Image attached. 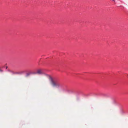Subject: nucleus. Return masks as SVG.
Listing matches in <instances>:
<instances>
[{"mask_svg":"<svg viewBox=\"0 0 128 128\" xmlns=\"http://www.w3.org/2000/svg\"><path fill=\"white\" fill-rule=\"evenodd\" d=\"M37 73L40 74H43L42 71L41 70H38L37 71Z\"/></svg>","mask_w":128,"mask_h":128,"instance_id":"nucleus-2","label":"nucleus"},{"mask_svg":"<svg viewBox=\"0 0 128 128\" xmlns=\"http://www.w3.org/2000/svg\"><path fill=\"white\" fill-rule=\"evenodd\" d=\"M45 75L49 78L51 84L52 86L57 88H60L62 87V85L60 83L54 79L50 75L47 74H45Z\"/></svg>","mask_w":128,"mask_h":128,"instance_id":"nucleus-1","label":"nucleus"},{"mask_svg":"<svg viewBox=\"0 0 128 128\" xmlns=\"http://www.w3.org/2000/svg\"><path fill=\"white\" fill-rule=\"evenodd\" d=\"M112 0L114 1V0Z\"/></svg>","mask_w":128,"mask_h":128,"instance_id":"nucleus-6","label":"nucleus"},{"mask_svg":"<svg viewBox=\"0 0 128 128\" xmlns=\"http://www.w3.org/2000/svg\"><path fill=\"white\" fill-rule=\"evenodd\" d=\"M32 73L31 72H30L26 74V76H28L30 75Z\"/></svg>","mask_w":128,"mask_h":128,"instance_id":"nucleus-3","label":"nucleus"},{"mask_svg":"<svg viewBox=\"0 0 128 128\" xmlns=\"http://www.w3.org/2000/svg\"><path fill=\"white\" fill-rule=\"evenodd\" d=\"M0 72H2V70L0 69Z\"/></svg>","mask_w":128,"mask_h":128,"instance_id":"nucleus-4","label":"nucleus"},{"mask_svg":"<svg viewBox=\"0 0 128 128\" xmlns=\"http://www.w3.org/2000/svg\"><path fill=\"white\" fill-rule=\"evenodd\" d=\"M8 68L7 66H6V68Z\"/></svg>","mask_w":128,"mask_h":128,"instance_id":"nucleus-5","label":"nucleus"}]
</instances>
